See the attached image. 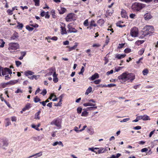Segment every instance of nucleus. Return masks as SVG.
Masks as SVG:
<instances>
[{
  "label": "nucleus",
  "instance_id": "obj_18",
  "mask_svg": "<svg viewBox=\"0 0 158 158\" xmlns=\"http://www.w3.org/2000/svg\"><path fill=\"white\" fill-rule=\"evenodd\" d=\"M121 14L123 18H126L127 17L126 11L124 10H122Z\"/></svg>",
  "mask_w": 158,
  "mask_h": 158
},
{
  "label": "nucleus",
  "instance_id": "obj_24",
  "mask_svg": "<svg viewBox=\"0 0 158 158\" xmlns=\"http://www.w3.org/2000/svg\"><path fill=\"white\" fill-rule=\"evenodd\" d=\"M57 144H58L60 145H61V146L62 147L64 146V145L61 141L56 142H54V143H53L52 144V145L53 146H55Z\"/></svg>",
  "mask_w": 158,
  "mask_h": 158
},
{
  "label": "nucleus",
  "instance_id": "obj_58",
  "mask_svg": "<svg viewBox=\"0 0 158 158\" xmlns=\"http://www.w3.org/2000/svg\"><path fill=\"white\" fill-rule=\"evenodd\" d=\"M30 26L33 27L35 28H37L39 26V25L37 24H30Z\"/></svg>",
  "mask_w": 158,
  "mask_h": 158
},
{
  "label": "nucleus",
  "instance_id": "obj_43",
  "mask_svg": "<svg viewBox=\"0 0 158 158\" xmlns=\"http://www.w3.org/2000/svg\"><path fill=\"white\" fill-rule=\"evenodd\" d=\"M142 73L144 75H146L148 73V71L147 69H145L143 71Z\"/></svg>",
  "mask_w": 158,
  "mask_h": 158
},
{
  "label": "nucleus",
  "instance_id": "obj_40",
  "mask_svg": "<svg viewBox=\"0 0 158 158\" xmlns=\"http://www.w3.org/2000/svg\"><path fill=\"white\" fill-rule=\"evenodd\" d=\"M85 71L84 69V66H82L81 67V71L80 72L78 73V74H82L83 75V73H84V71Z\"/></svg>",
  "mask_w": 158,
  "mask_h": 158
},
{
  "label": "nucleus",
  "instance_id": "obj_22",
  "mask_svg": "<svg viewBox=\"0 0 158 158\" xmlns=\"http://www.w3.org/2000/svg\"><path fill=\"white\" fill-rule=\"evenodd\" d=\"M92 88L91 86H89L87 89L86 92L85 93V94L88 95L89 93L91 92L92 91Z\"/></svg>",
  "mask_w": 158,
  "mask_h": 158
},
{
  "label": "nucleus",
  "instance_id": "obj_52",
  "mask_svg": "<svg viewBox=\"0 0 158 158\" xmlns=\"http://www.w3.org/2000/svg\"><path fill=\"white\" fill-rule=\"evenodd\" d=\"M12 12L13 11H12V10H10V9H8L7 11V13H8V14L9 15H12Z\"/></svg>",
  "mask_w": 158,
  "mask_h": 158
},
{
  "label": "nucleus",
  "instance_id": "obj_61",
  "mask_svg": "<svg viewBox=\"0 0 158 158\" xmlns=\"http://www.w3.org/2000/svg\"><path fill=\"white\" fill-rule=\"evenodd\" d=\"M77 110L78 113L80 114L81 112L82 109L81 107H78L77 108Z\"/></svg>",
  "mask_w": 158,
  "mask_h": 158
},
{
  "label": "nucleus",
  "instance_id": "obj_54",
  "mask_svg": "<svg viewBox=\"0 0 158 158\" xmlns=\"http://www.w3.org/2000/svg\"><path fill=\"white\" fill-rule=\"evenodd\" d=\"M84 25L85 26H88V22L87 19H86L84 22Z\"/></svg>",
  "mask_w": 158,
  "mask_h": 158
},
{
  "label": "nucleus",
  "instance_id": "obj_34",
  "mask_svg": "<svg viewBox=\"0 0 158 158\" xmlns=\"http://www.w3.org/2000/svg\"><path fill=\"white\" fill-rule=\"evenodd\" d=\"M116 86V85L114 84H108L107 85H103V87H111Z\"/></svg>",
  "mask_w": 158,
  "mask_h": 158
},
{
  "label": "nucleus",
  "instance_id": "obj_41",
  "mask_svg": "<svg viewBox=\"0 0 158 158\" xmlns=\"http://www.w3.org/2000/svg\"><path fill=\"white\" fill-rule=\"evenodd\" d=\"M144 51V48L141 49L138 52L139 54L140 55H142L143 54V53Z\"/></svg>",
  "mask_w": 158,
  "mask_h": 158
},
{
  "label": "nucleus",
  "instance_id": "obj_42",
  "mask_svg": "<svg viewBox=\"0 0 158 158\" xmlns=\"http://www.w3.org/2000/svg\"><path fill=\"white\" fill-rule=\"evenodd\" d=\"M6 120L7 121V122L6 124V126L7 127L11 124V123L9 121V119L7 118L6 119Z\"/></svg>",
  "mask_w": 158,
  "mask_h": 158
},
{
  "label": "nucleus",
  "instance_id": "obj_20",
  "mask_svg": "<svg viewBox=\"0 0 158 158\" xmlns=\"http://www.w3.org/2000/svg\"><path fill=\"white\" fill-rule=\"evenodd\" d=\"M107 151V150L106 148H100L98 150V154H100L104 153Z\"/></svg>",
  "mask_w": 158,
  "mask_h": 158
},
{
  "label": "nucleus",
  "instance_id": "obj_51",
  "mask_svg": "<svg viewBox=\"0 0 158 158\" xmlns=\"http://www.w3.org/2000/svg\"><path fill=\"white\" fill-rule=\"evenodd\" d=\"M61 10L62 11L61 12H60L61 14H63L64 12H65L66 10L65 8H61Z\"/></svg>",
  "mask_w": 158,
  "mask_h": 158
},
{
  "label": "nucleus",
  "instance_id": "obj_10",
  "mask_svg": "<svg viewBox=\"0 0 158 158\" xmlns=\"http://www.w3.org/2000/svg\"><path fill=\"white\" fill-rule=\"evenodd\" d=\"M62 24L63 26H61L60 27L61 28V34L62 35L66 34H67V32L65 27V24L63 23H62Z\"/></svg>",
  "mask_w": 158,
  "mask_h": 158
},
{
  "label": "nucleus",
  "instance_id": "obj_50",
  "mask_svg": "<svg viewBox=\"0 0 158 158\" xmlns=\"http://www.w3.org/2000/svg\"><path fill=\"white\" fill-rule=\"evenodd\" d=\"M124 52L126 53H128L131 52V49L129 48H127L125 49Z\"/></svg>",
  "mask_w": 158,
  "mask_h": 158
},
{
  "label": "nucleus",
  "instance_id": "obj_25",
  "mask_svg": "<svg viewBox=\"0 0 158 158\" xmlns=\"http://www.w3.org/2000/svg\"><path fill=\"white\" fill-rule=\"evenodd\" d=\"M150 120V118L149 116L147 115H143V121H146V120Z\"/></svg>",
  "mask_w": 158,
  "mask_h": 158
},
{
  "label": "nucleus",
  "instance_id": "obj_19",
  "mask_svg": "<svg viewBox=\"0 0 158 158\" xmlns=\"http://www.w3.org/2000/svg\"><path fill=\"white\" fill-rule=\"evenodd\" d=\"M24 74L26 76H28L29 75H33L34 74V73L30 70H27L25 72Z\"/></svg>",
  "mask_w": 158,
  "mask_h": 158
},
{
  "label": "nucleus",
  "instance_id": "obj_15",
  "mask_svg": "<svg viewBox=\"0 0 158 158\" xmlns=\"http://www.w3.org/2000/svg\"><path fill=\"white\" fill-rule=\"evenodd\" d=\"M99 77V75L98 73H95L93 75L92 77L89 78V80L91 81H94L96 78Z\"/></svg>",
  "mask_w": 158,
  "mask_h": 158
},
{
  "label": "nucleus",
  "instance_id": "obj_11",
  "mask_svg": "<svg viewBox=\"0 0 158 158\" xmlns=\"http://www.w3.org/2000/svg\"><path fill=\"white\" fill-rule=\"evenodd\" d=\"M2 143L3 149H5L4 147H7L8 146V140L6 139H2Z\"/></svg>",
  "mask_w": 158,
  "mask_h": 158
},
{
  "label": "nucleus",
  "instance_id": "obj_26",
  "mask_svg": "<svg viewBox=\"0 0 158 158\" xmlns=\"http://www.w3.org/2000/svg\"><path fill=\"white\" fill-rule=\"evenodd\" d=\"M84 106H95L96 105L95 104H93L90 102L87 103H85L83 104Z\"/></svg>",
  "mask_w": 158,
  "mask_h": 158
},
{
  "label": "nucleus",
  "instance_id": "obj_63",
  "mask_svg": "<svg viewBox=\"0 0 158 158\" xmlns=\"http://www.w3.org/2000/svg\"><path fill=\"white\" fill-rule=\"evenodd\" d=\"M141 127L139 126H137L134 127L133 129L135 130H138L141 129Z\"/></svg>",
  "mask_w": 158,
  "mask_h": 158
},
{
  "label": "nucleus",
  "instance_id": "obj_35",
  "mask_svg": "<svg viewBox=\"0 0 158 158\" xmlns=\"http://www.w3.org/2000/svg\"><path fill=\"white\" fill-rule=\"evenodd\" d=\"M40 99L37 96H36L34 98V101L35 103H37L40 102Z\"/></svg>",
  "mask_w": 158,
  "mask_h": 158
},
{
  "label": "nucleus",
  "instance_id": "obj_48",
  "mask_svg": "<svg viewBox=\"0 0 158 158\" xmlns=\"http://www.w3.org/2000/svg\"><path fill=\"white\" fill-rule=\"evenodd\" d=\"M67 48H69V51H71L73 50V49H74L75 48V46H74L72 47H69V46H66Z\"/></svg>",
  "mask_w": 158,
  "mask_h": 158
},
{
  "label": "nucleus",
  "instance_id": "obj_14",
  "mask_svg": "<svg viewBox=\"0 0 158 158\" xmlns=\"http://www.w3.org/2000/svg\"><path fill=\"white\" fill-rule=\"evenodd\" d=\"M42 155V152H40L39 153H36L31 156H29L28 158H31L32 157H35V158H37L41 156Z\"/></svg>",
  "mask_w": 158,
  "mask_h": 158
},
{
  "label": "nucleus",
  "instance_id": "obj_23",
  "mask_svg": "<svg viewBox=\"0 0 158 158\" xmlns=\"http://www.w3.org/2000/svg\"><path fill=\"white\" fill-rule=\"evenodd\" d=\"M18 81L17 80H15L13 81H11L8 82V84H10L11 85H14L16 84Z\"/></svg>",
  "mask_w": 158,
  "mask_h": 158
},
{
  "label": "nucleus",
  "instance_id": "obj_4",
  "mask_svg": "<svg viewBox=\"0 0 158 158\" xmlns=\"http://www.w3.org/2000/svg\"><path fill=\"white\" fill-rule=\"evenodd\" d=\"M8 50L10 52H13V50H16L19 48V44L17 43H11L9 44Z\"/></svg>",
  "mask_w": 158,
  "mask_h": 158
},
{
  "label": "nucleus",
  "instance_id": "obj_60",
  "mask_svg": "<svg viewBox=\"0 0 158 158\" xmlns=\"http://www.w3.org/2000/svg\"><path fill=\"white\" fill-rule=\"evenodd\" d=\"M136 16V15L135 14H131L130 15L129 17L131 19H134Z\"/></svg>",
  "mask_w": 158,
  "mask_h": 158
},
{
  "label": "nucleus",
  "instance_id": "obj_56",
  "mask_svg": "<svg viewBox=\"0 0 158 158\" xmlns=\"http://www.w3.org/2000/svg\"><path fill=\"white\" fill-rule=\"evenodd\" d=\"M47 93L46 90V89H44L40 94L43 96H44Z\"/></svg>",
  "mask_w": 158,
  "mask_h": 158
},
{
  "label": "nucleus",
  "instance_id": "obj_32",
  "mask_svg": "<svg viewBox=\"0 0 158 158\" xmlns=\"http://www.w3.org/2000/svg\"><path fill=\"white\" fill-rule=\"evenodd\" d=\"M40 113V111H39L37 113H36L35 114V119H39L40 118V117L39 116V114Z\"/></svg>",
  "mask_w": 158,
  "mask_h": 158
},
{
  "label": "nucleus",
  "instance_id": "obj_31",
  "mask_svg": "<svg viewBox=\"0 0 158 158\" xmlns=\"http://www.w3.org/2000/svg\"><path fill=\"white\" fill-rule=\"evenodd\" d=\"M8 85V82L2 83L0 85V86L2 88H4L6 87Z\"/></svg>",
  "mask_w": 158,
  "mask_h": 158
},
{
  "label": "nucleus",
  "instance_id": "obj_33",
  "mask_svg": "<svg viewBox=\"0 0 158 158\" xmlns=\"http://www.w3.org/2000/svg\"><path fill=\"white\" fill-rule=\"evenodd\" d=\"M97 106H93V107H88L87 108L86 110H94L95 109H97Z\"/></svg>",
  "mask_w": 158,
  "mask_h": 158
},
{
  "label": "nucleus",
  "instance_id": "obj_37",
  "mask_svg": "<svg viewBox=\"0 0 158 158\" xmlns=\"http://www.w3.org/2000/svg\"><path fill=\"white\" fill-rule=\"evenodd\" d=\"M90 26L91 27H96L97 26L96 24L95 23V22L94 20H92L90 23Z\"/></svg>",
  "mask_w": 158,
  "mask_h": 158
},
{
  "label": "nucleus",
  "instance_id": "obj_59",
  "mask_svg": "<svg viewBox=\"0 0 158 158\" xmlns=\"http://www.w3.org/2000/svg\"><path fill=\"white\" fill-rule=\"evenodd\" d=\"M31 127L32 128H33L34 129H35V130H36L37 131H40V129L38 128L37 127H36V126H35L34 125H32L31 126Z\"/></svg>",
  "mask_w": 158,
  "mask_h": 158
},
{
  "label": "nucleus",
  "instance_id": "obj_3",
  "mask_svg": "<svg viewBox=\"0 0 158 158\" xmlns=\"http://www.w3.org/2000/svg\"><path fill=\"white\" fill-rule=\"evenodd\" d=\"M143 30L144 31L143 35L144 36H145L148 35H150L151 34L153 33L154 28L152 26L147 25L144 27Z\"/></svg>",
  "mask_w": 158,
  "mask_h": 158
},
{
  "label": "nucleus",
  "instance_id": "obj_39",
  "mask_svg": "<svg viewBox=\"0 0 158 158\" xmlns=\"http://www.w3.org/2000/svg\"><path fill=\"white\" fill-rule=\"evenodd\" d=\"M35 2V5L36 6H40V0H33Z\"/></svg>",
  "mask_w": 158,
  "mask_h": 158
},
{
  "label": "nucleus",
  "instance_id": "obj_64",
  "mask_svg": "<svg viewBox=\"0 0 158 158\" xmlns=\"http://www.w3.org/2000/svg\"><path fill=\"white\" fill-rule=\"evenodd\" d=\"M48 13H49V12L48 11L46 12V14L45 16V18L46 19H48L50 17V15L48 14Z\"/></svg>",
  "mask_w": 158,
  "mask_h": 158
},
{
  "label": "nucleus",
  "instance_id": "obj_17",
  "mask_svg": "<svg viewBox=\"0 0 158 158\" xmlns=\"http://www.w3.org/2000/svg\"><path fill=\"white\" fill-rule=\"evenodd\" d=\"M126 56V55L125 54H118L115 55V58L120 59L124 58Z\"/></svg>",
  "mask_w": 158,
  "mask_h": 158
},
{
  "label": "nucleus",
  "instance_id": "obj_13",
  "mask_svg": "<svg viewBox=\"0 0 158 158\" xmlns=\"http://www.w3.org/2000/svg\"><path fill=\"white\" fill-rule=\"evenodd\" d=\"M18 34L16 32H15L10 37V40H16L19 37Z\"/></svg>",
  "mask_w": 158,
  "mask_h": 158
},
{
  "label": "nucleus",
  "instance_id": "obj_6",
  "mask_svg": "<svg viewBox=\"0 0 158 158\" xmlns=\"http://www.w3.org/2000/svg\"><path fill=\"white\" fill-rule=\"evenodd\" d=\"M74 14L73 13H70L65 18L67 22L72 21L75 20Z\"/></svg>",
  "mask_w": 158,
  "mask_h": 158
},
{
  "label": "nucleus",
  "instance_id": "obj_27",
  "mask_svg": "<svg viewBox=\"0 0 158 158\" xmlns=\"http://www.w3.org/2000/svg\"><path fill=\"white\" fill-rule=\"evenodd\" d=\"M97 23L100 25H101L104 23V21L102 19H100L98 21Z\"/></svg>",
  "mask_w": 158,
  "mask_h": 158
},
{
  "label": "nucleus",
  "instance_id": "obj_1",
  "mask_svg": "<svg viewBox=\"0 0 158 158\" xmlns=\"http://www.w3.org/2000/svg\"><path fill=\"white\" fill-rule=\"evenodd\" d=\"M118 78L123 81L125 82L129 80L132 82L135 78V75L133 73L125 72L119 76Z\"/></svg>",
  "mask_w": 158,
  "mask_h": 158
},
{
  "label": "nucleus",
  "instance_id": "obj_53",
  "mask_svg": "<svg viewBox=\"0 0 158 158\" xmlns=\"http://www.w3.org/2000/svg\"><path fill=\"white\" fill-rule=\"evenodd\" d=\"M61 104V99H60L59 102L58 103L55 104V106H60Z\"/></svg>",
  "mask_w": 158,
  "mask_h": 158
},
{
  "label": "nucleus",
  "instance_id": "obj_30",
  "mask_svg": "<svg viewBox=\"0 0 158 158\" xmlns=\"http://www.w3.org/2000/svg\"><path fill=\"white\" fill-rule=\"evenodd\" d=\"M18 25H17V27L19 29H21L23 27V25L22 23H20L19 22H18L17 23Z\"/></svg>",
  "mask_w": 158,
  "mask_h": 158
},
{
  "label": "nucleus",
  "instance_id": "obj_7",
  "mask_svg": "<svg viewBox=\"0 0 158 158\" xmlns=\"http://www.w3.org/2000/svg\"><path fill=\"white\" fill-rule=\"evenodd\" d=\"M61 122L59 119H55L53 120L51 123L52 125H54L58 127V129L61 128Z\"/></svg>",
  "mask_w": 158,
  "mask_h": 158
},
{
  "label": "nucleus",
  "instance_id": "obj_2",
  "mask_svg": "<svg viewBox=\"0 0 158 158\" xmlns=\"http://www.w3.org/2000/svg\"><path fill=\"white\" fill-rule=\"evenodd\" d=\"M145 7V5L139 2H135L131 6V9L135 12L139 11Z\"/></svg>",
  "mask_w": 158,
  "mask_h": 158
},
{
  "label": "nucleus",
  "instance_id": "obj_36",
  "mask_svg": "<svg viewBox=\"0 0 158 158\" xmlns=\"http://www.w3.org/2000/svg\"><path fill=\"white\" fill-rule=\"evenodd\" d=\"M26 29L29 31H32L34 29V28L32 27H31L29 25H27L26 27Z\"/></svg>",
  "mask_w": 158,
  "mask_h": 158
},
{
  "label": "nucleus",
  "instance_id": "obj_29",
  "mask_svg": "<svg viewBox=\"0 0 158 158\" xmlns=\"http://www.w3.org/2000/svg\"><path fill=\"white\" fill-rule=\"evenodd\" d=\"M44 137V135H42L41 136H39L37 137V138L34 137V139L35 140H36V139L37 140H38L39 141H40L41 139H42Z\"/></svg>",
  "mask_w": 158,
  "mask_h": 158
},
{
  "label": "nucleus",
  "instance_id": "obj_55",
  "mask_svg": "<svg viewBox=\"0 0 158 158\" xmlns=\"http://www.w3.org/2000/svg\"><path fill=\"white\" fill-rule=\"evenodd\" d=\"M11 77V74H10V75L8 74L6 75L5 76V80H8V79H10V77Z\"/></svg>",
  "mask_w": 158,
  "mask_h": 158
},
{
  "label": "nucleus",
  "instance_id": "obj_12",
  "mask_svg": "<svg viewBox=\"0 0 158 158\" xmlns=\"http://www.w3.org/2000/svg\"><path fill=\"white\" fill-rule=\"evenodd\" d=\"M144 18L145 20H149L152 18V16L150 13H147L144 15Z\"/></svg>",
  "mask_w": 158,
  "mask_h": 158
},
{
  "label": "nucleus",
  "instance_id": "obj_62",
  "mask_svg": "<svg viewBox=\"0 0 158 158\" xmlns=\"http://www.w3.org/2000/svg\"><path fill=\"white\" fill-rule=\"evenodd\" d=\"M148 151V149L147 148H144L141 150V152H146Z\"/></svg>",
  "mask_w": 158,
  "mask_h": 158
},
{
  "label": "nucleus",
  "instance_id": "obj_28",
  "mask_svg": "<svg viewBox=\"0 0 158 158\" xmlns=\"http://www.w3.org/2000/svg\"><path fill=\"white\" fill-rule=\"evenodd\" d=\"M30 108V104H28L24 108H23V111H25V110H28Z\"/></svg>",
  "mask_w": 158,
  "mask_h": 158
},
{
  "label": "nucleus",
  "instance_id": "obj_38",
  "mask_svg": "<svg viewBox=\"0 0 158 158\" xmlns=\"http://www.w3.org/2000/svg\"><path fill=\"white\" fill-rule=\"evenodd\" d=\"M120 24H121V21L118 22V23H116L117 26L119 27H123L125 26V25H121Z\"/></svg>",
  "mask_w": 158,
  "mask_h": 158
},
{
  "label": "nucleus",
  "instance_id": "obj_49",
  "mask_svg": "<svg viewBox=\"0 0 158 158\" xmlns=\"http://www.w3.org/2000/svg\"><path fill=\"white\" fill-rule=\"evenodd\" d=\"M129 120H130L129 118H127L124 119L123 120L120 121V122L121 123L125 122H126L129 121Z\"/></svg>",
  "mask_w": 158,
  "mask_h": 158
},
{
  "label": "nucleus",
  "instance_id": "obj_9",
  "mask_svg": "<svg viewBox=\"0 0 158 158\" xmlns=\"http://www.w3.org/2000/svg\"><path fill=\"white\" fill-rule=\"evenodd\" d=\"M68 28V32L70 33H76L77 32V31L74 28L72 27V24H69L67 26Z\"/></svg>",
  "mask_w": 158,
  "mask_h": 158
},
{
  "label": "nucleus",
  "instance_id": "obj_45",
  "mask_svg": "<svg viewBox=\"0 0 158 158\" xmlns=\"http://www.w3.org/2000/svg\"><path fill=\"white\" fill-rule=\"evenodd\" d=\"M15 62V64L17 67H19L22 64V63L19 61H16Z\"/></svg>",
  "mask_w": 158,
  "mask_h": 158
},
{
  "label": "nucleus",
  "instance_id": "obj_5",
  "mask_svg": "<svg viewBox=\"0 0 158 158\" xmlns=\"http://www.w3.org/2000/svg\"><path fill=\"white\" fill-rule=\"evenodd\" d=\"M131 35L133 37H135L138 36V29L134 27L131 29L130 31Z\"/></svg>",
  "mask_w": 158,
  "mask_h": 158
},
{
  "label": "nucleus",
  "instance_id": "obj_21",
  "mask_svg": "<svg viewBox=\"0 0 158 158\" xmlns=\"http://www.w3.org/2000/svg\"><path fill=\"white\" fill-rule=\"evenodd\" d=\"M50 71L49 73L47 74V75L48 76H50L51 75L52 73L53 72V73L55 71V68H51L49 69Z\"/></svg>",
  "mask_w": 158,
  "mask_h": 158
},
{
  "label": "nucleus",
  "instance_id": "obj_16",
  "mask_svg": "<svg viewBox=\"0 0 158 158\" xmlns=\"http://www.w3.org/2000/svg\"><path fill=\"white\" fill-rule=\"evenodd\" d=\"M57 74H56V71H55L53 74V81L55 83H56L58 81V79L57 77Z\"/></svg>",
  "mask_w": 158,
  "mask_h": 158
},
{
  "label": "nucleus",
  "instance_id": "obj_8",
  "mask_svg": "<svg viewBox=\"0 0 158 158\" xmlns=\"http://www.w3.org/2000/svg\"><path fill=\"white\" fill-rule=\"evenodd\" d=\"M2 73L3 76H4L7 74H11L12 72L9 69L5 68L4 69L2 70Z\"/></svg>",
  "mask_w": 158,
  "mask_h": 158
},
{
  "label": "nucleus",
  "instance_id": "obj_47",
  "mask_svg": "<svg viewBox=\"0 0 158 158\" xmlns=\"http://www.w3.org/2000/svg\"><path fill=\"white\" fill-rule=\"evenodd\" d=\"M0 41L2 42V43L1 44V45H0V47L1 48H3L4 46L5 42L3 41L2 39H1Z\"/></svg>",
  "mask_w": 158,
  "mask_h": 158
},
{
  "label": "nucleus",
  "instance_id": "obj_46",
  "mask_svg": "<svg viewBox=\"0 0 158 158\" xmlns=\"http://www.w3.org/2000/svg\"><path fill=\"white\" fill-rule=\"evenodd\" d=\"M88 113V112L86 111H84L82 112L81 115L82 116H86Z\"/></svg>",
  "mask_w": 158,
  "mask_h": 158
},
{
  "label": "nucleus",
  "instance_id": "obj_44",
  "mask_svg": "<svg viewBox=\"0 0 158 158\" xmlns=\"http://www.w3.org/2000/svg\"><path fill=\"white\" fill-rule=\"evenodd\" d=\"M87 132L90 135H92L94 132L91 128H87Z\"/></svg>",
  "mask_w": 158,
  "mask_h": 158
},
{
  "label": "nucleus",
  "instance_id": "obj_57",
  "mask_svg": "<svg viewBox=\"0 0 158 158\" xmlns=\"http://www.w3.org/2000/svg\"><path fill=\"white\" fill-rule=\"evenodd\" d=\"M101 80L100 79L94 81L93 82H94L96 84H99L100 82H101Z\"/></svg>",
  "mask_w": 158,
  "mask_h": 158
}]
</instances>
